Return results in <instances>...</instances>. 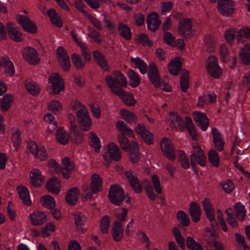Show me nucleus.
<instances>
[{
  "label": "nucleus",
  "mask_w": 250,
  "mask_h": 250,
  "mask_svg": "<svg viewBox=\"0 0 250 250\" xmlns=\"http://www.w3.org/2000/svg\"><path fill=\"white\" fill-rule=\"evenodd\" d=\"M105 81L109 89L114 94L119 93L127 83L125 76L117 70H113L112 74L107 75Z\"/></svg>",
  "instance_id": "obj_1"
},
{
  "label": "nucleus",
  "mask_w": 250,
  "mask_h": 250,
  "mask_svg": "<svg viewBox=\"0 0 250 250\" xmlns=\"http://www.w3.org/2000/svg\"><path fill=\"white\" fill-rule=\"evenodd\" d=\"M102 156L104 165L108 167L112 160L118 161L121 159V152L116 144L110 143L104 147Z\"/></svg>",
  "instance_id": "obj_2"
},
{
  "label": "nucleus",
  "mask_w": 250,
  "mask_h": 250,
  "mask_svg": "<svg viewBox=\"0 0 250 250\" xmlns=\"http://www.w3.org/2000/svg\"><path fill=\"white\" fill-rule=\"evenodd\" d=\"M64 89V83L62 77L57 73H52L48 78L49 92L58 94Z\"/></svg>",
  "instance_id": "obj_3"
},
{
  "label": "nucleus",
  "mask_w": 250,
  "mask_h": 250,
  "mask_svg": "<svg viewBox=\"0 0 250 250\" xmlns=\"http://www.w3.org/2000/svg\"><path fill=\"white\" fill-rule=\"evenodd\" d=\"M27 151L32 154L36 159L41 161L47 159L48 155L45 147L42 146H38L34 141H30L27 145Z\"/></svg>",
  "instance_id": "obj_4"
},
{
  "label": "nucleus",
  "mask_w": 250,
  "mask_h": 250,
  "mask_svg": "<svg viewBox=\"0 0 250 250\" xmlns=\"http://www.w3.org/2000/svg\"><path fill=\"white\" fill-rule=\"evenodd\" d=\"M108 198L110 201L114 205L121 206L125 199L124 191L119 186H112L110 188Z\"/></svg>",
  "instance_id": "obj_5"
},
{
  "label": "nucleus",
  "mask_w": 250,
  "mask_h": 250,
  "mask_svg": "<svg viewBox=\"0 0 250 250\" xmlns=\"http://www.w3.org/2000/svg\"><path fill=\"white\" fill-rule=\"evenodd\" d=\"M203 206L207 217L210 222L212 232H216L218 229V224L215 219V211L209 199L205 198L203 201Z\"/></svg>",
  "instance_id": "obj_6"
},
{
  "label": "nucleus",
  "mask_w": 250,
  "mask_h": 250,
  "mask_svg": "<svg viewBox=\"0 0 250 250\" xmlns=\"http://www.w3.org/2000/svg\"><path fill=\"white\" fill-rule=\"evenodd\" d=\"M207 68L210 75L215 78H218L222 75V69L218 64L216 57L213 55L208 57L207 61Z\"/></svg>",
  "instance_id": "obj_7"
},
{
  "label": "nucleus",
  "mask_w": 250,
  "mask_h": 250,
  "mask_svg": "<svg viewBox=\"0 0 250 250\" xmlns=\"http://www.w3.org/2000/svg\"><path fill=\"white\" fill-rule=\"evenodd\" d=\"M135 130L146 144L151 145L153 143L154 135L150 132L145 125L139 124L135 128Z\"/></svg>",
  "instance_id": "obj_8"
},
{
  "label": "nucleus",
  "mask_w": 250,
  "mask_h": 250,
  "mask_svg": "<svg viewBox=\"0 0 250 250\" xmlns=\"http://www.w3.org/2000/svg\"><path fill=\"white\" fill-rule=\"evenodd\" d=\"M78 121L83 130H89L92 124L89 112L86 108H82L77 111Z\"/></svg>",
  "instance_id": "obj_9"
},
{
  "label": "nucleus",
  "mask_w": 250,
  "mask_h": 250,
  "mask_svg": "<svg viewBox=\"0 0 250 250\" xmlns=\"http://www.w3.org/2000/svg\"><path fill=\"white\" fill-rule=\"evenodd\" d=\"M217 9L220 14L228 17L233 13L235 9V3L232 0H219Z\"/></svg>",
  "instance_id": "obj_10"
},
{
  "label": "nucleus",
  "mask_w": 250,
  "mask_h": 250,
  "mask_svg": "<svg viewBox=\"0 0 250 250\" xmlns=\"http://www.w3.org/2000/svg\"><path fill=\"white\" fill-rule=\"evenodd\" d=\"M17 20L25 31L31 34L36 32L37 30L36 25L27 15L19 14L17 16Z\"/></svg>",
  "instance_id": "obj_11"
},
{
  "label": "nucleus",
  "mask_w": 250,
  "mask_h": 250,
  "mask_svg": "<svg viewBox=\"0 0 250 250\" xmlns=\"http://www.w3.org/2000/svg\"><path fill=\"white\" fill-rule=\"evenodd\" d=\"M190 161L192 165L198 164L202 167L205 165L206 158L198 144H195L193 146V150L190 155Z\"/></svg>",
  "instance_id": "obj_12"
},
{
  "label": "nucleus",
  "mask_w": 250,
  "mask_h": 250,
  "mask_svg": "<svg viewBox=\"0 0 250 250\" xmlns=\"http://www.w3.org/2000/svg\"><path fill=\"white\" fill-rule=\"evenodd\" d=\"M22 54L23 58L29 64L35 65L39 63L40 59L39 53L35 48L32 47H24Z\"/></svg>",
  "instance_id": "obj_13"
},
{
  "label": "nucleus",
  "mask_w": 250,
  "mask_h": 250,
  "mask_svg": "<svg viewBox=\"0 0 250 250\" xmlns=\"http://www.w3.org/2000/svg\"><path fill=\"white\" fill-rule=\"evenodd\" d=\"M57 58L58 62L64 71H67L71 66L70 59L66 50L62 46L57 49Z\"/></svg>",
  "instance_id": "obj_14"
},
{
  "label": "nucleus",
  "mask_w": 250,
  "mask_h": 250,
  "mask_svg": "<svg viewBox=\"0 0 250 250\" xmlns=\"http://www.w3.org/2000/svg\"><path fill=\"white\" fill-rule=\"evenodd\" d=\"M160 146L161 150L166 157L171 160H174L175 159L173 145L169 138H163L160 142Z\"/></svg>",
  "instance_id": "obj_15"
},
{
  "label": "nucleus",
  "mask_w": 250,
  "mask_h": 250,
  "mask_svg": "<svg viewBox=\"0 0 250 250\" xmlns=\"http://www.w3.org/2000/svg\"><path fill=\"white\" fill-rule=\"evenodd\" d=\"M125 175L133 190L136 192L140 193L142 190V187L136 174L132 170H129L125 172Z\"/></svg>",
  "instance_id": "obj_16"
},
{
  "label": "nucleus",
  "mask_w": 250,
  "mask_h": 250,
  "mask_svg": "<svg viewBox=\"0 0 250 250\" xmlns=\"http://www.w3.org/2000/svg\"><path fill=\"white\" fill-rule=\"evenodd\" d=\"M62 173L65 179H68L75 171L73 163L68 157L64 158L62 161Z\"/></svg>",
  "instance_id": "obj_17"
},
{
  "label": "nucleus",
  "mask_w": 250,
  "mask_h": 250,
  "mask_svg": "<svg viewBox=\"0 0 250 250\" xmlns=\"http://www.w3.org/2000/svg\"><path fill=\"white\" fill-rule=\"evenodd\" d=\"M29 218L33 226H41L47 220V215L42 211H35L29 214Z\"/></svg>",
  "instance_id": "obj_18"
},
{
  "label": "nucleus",
  "mask_w": 250,
  "mask_h": 250,
  "mask_svg": "<svg viewBox=\"0 0 250 250\" xmlns=\"http://www.w3.org/2000/svg\"><path fill=\"white\" fill-rule=\"evenodd\" d=\"M193 118L197 125L203 130H207L208 126V120L206 115L199 111H195L193 113Z\"/></svg>",
  "instance_id": "obj_19"
},
{
  "label": "nucleus",
  "mask_w": 250,
  "mask_h": 250,
  "mask_svg": "<svg viewBox=\"0 0 250 250\" xmlns=\"http://www.w3.org/2000/svg\"><path fill=\"white\" fill-rule=\"evenodd\" d=\"M148 76L154 86L159 85L160 77L158 70L154 63H151L148 66Z\"/></svg>",
  "instance_id": "obj_20"
},
{
  "label": "nucleus",
  "mask_w": 250,
  "mask_h": 250,
  "mask_svg": "<svg viewBox=\"0 0 250 250\" xmlns=\"http://www.w3.org/2000/svg\"><path fill=\"white\" fill-rule=\"evenodd\" d=\"M161 23L159 19L158 14L156 12H153L149 14L146 20V24L149 30L154 31L156 30Z\"/></svg>",
  "instance_id": "obj_21"
},
{
  "label": "nucleus",
  "mask_w": 250,
  "mask_h": 250,
  "mask_svg": "<svg viewBox=\"0 0 250 250\" xmlns=\"http://www.w3.org/2000/svg\"><path fill=\"white\" fill-rule=\"evenodd\" d=\"M192 24L190 19H185L179 22L178 26V33L183 36L190 35L192 34Z\"/></svg>",
  "instance_id": "obj_22"
},
{
  "label": "nucleus",
  "mask_w": 250,
  "mask_h": 250,
  "mask_svg": "<svg viewBox=\"0 0 250 250\" xmlns=\"http://www.w3.org/2000/svg\"><path fill=\"white\" fill-rule=\"evenodd\" d=\"M111 232L113 239L115 241L118 242L121 241L124 235L122 223L118 221L113 222L112 226Z\"/></svg>",
  "instance_id": "obj_23"
},
{
  "label": "nucleus",
  "mask_w": 250,
  "mask_h": 250,
  "mask_svg": "<svg viewBox=\"0 0 250 250\" xmlns=\"http://www.w3.org/2000/svg\"><path fill=\"white\" fill-rule=\"evenodd\" d=\"M7 25L9 37L15 42H19L21 41L22 37L19 28L11 22L8 23Z\"/></svg>",
  "instance_id": "obj_24"
},
{
  "label": "nucleus",
  "mask_w": 250,
  "mask_h": 250,
  "mask_svg": "<svg viewBox=\"0 0 250 250\" xmlns=\"http://www.w3.org/2000/svg\"><path fill=\"white\" fill-rule=\"evenodd\" d=\"M47 189L51 193L58 194L61 189V185L58 178L56 177L51 178L46 183Z\"/></svg>",
  "instance_id": "obj_25"
},
{
  "label": "nucleus",
  "mask_w": 250,
  "mask_h": 250,
  "mask_svg": "<svg viewBox=\"0 0 250 250\" xmlns=\"http://www.w3.org/2000/svg\"><path fill=\"white\" fill-rule=\"evenodd\" d=\"M30 178L32 184L36 187L41 186L44 181V177L38 169H34L30 173Z\"/></svg>",
  "instance_id": "obj_26"
},
{
  "label": "nucleus",
  "mask_w": 250,
  "mask_h": 250,
  "mask_svg": "<svg viewBox=\"0 0 250 250\" xmlns=\"http://www.w3.org/2000/svg\"><path fill=\"white\" fill-rule=\"evenodd\" d=\"M103 180L100 176L94 173L91 177L90 188L92 192L95 194L98 193L102 189Z\"/></svg>",
  "instance_id": "obj_27"
},
{
  "label": "nucleus",
  "mask_w": 250,
  "mask_h": 250,
  "mask_svg": "<svg viewBox=\"0 0 250 250\" xmlns=\"http://www.w3.org/2000/svg\"><path fill=\"white\" fill-rule=\"evenodd\" d=\"M86 221V217L81 212H77L74 214V222L77 229L82 233L86 231V229L84 224Z\"/></svg>",
  "instance_id": "obj_28"
},
{
  "label": "nucleus",
  "mask_w": 250,
  "mask_h": 250,
  "mask_svg": "<svg viewBox=\"0 0 250 250\" xmlns=\"http://www.w3.org/2000/svg\"><path fill=\"white\" fill-rule=\"evenodd\" d=\"M17 190L19 197L23 203L26 205H30L31 201L28 188L24 186H20L17 187Z\"/></svg>",
  "instance_id": "obj_29"
},
{
  "label": "nucleus",
  "mask_w": 250,
  "mask_h": 250,
  "mask_svg": "<svg viewBox=\"0 0 250 250\" xmlns=\"http://www.w3.org/2000/svg\"><path fill=\"white\" fill-rule=\"evenodd\" d=\"M116 95L119 96L123 102L128 106H133L136 103V101L132 94L130 92L125 91L123 89H122L119 93H117Z\"/></svg>",
  "instance_id": "obj_30"
},
{
  "label": "nucleus",
  "mask_w": 250,
  "mask_h": 250,
  "mask_svg": "<svg viewBox=\"0 0 250 250\" xmlns=\"http://www.w3.org/2000/svg\"><path fill=\"white\" fill-rule=\"evenodd\" d=\"M189 213L192 220L194 222H198L200 219L201 210L199 205L195 202H192L189 206Z\"/></svg>",
  "instance_id": "obj_31"
},
{
  "label": "nucleus",
  "mask_w": 250,
  "mask_h": 250,
  "mask_svg": "<svg viewBox=\"0 0 250 250\" xmlns=\"http://www.w3.org/2000/svg\"><path fill=\"white\" fill-rule=\"evenodd\" d=\"M117 130L121 132L120 134H124L129 137H134L133 131L123 121H118L116 124Z\"/></svg>",
  "instance_id": "obj_32"
},
{
  "label": "nucleus",
  "mask_w": 250,
  "mask_h": 250,
  "mask_svg": "<svg viewBox=\"0 0 250 250\" xmlns=\"http://www.w3.org/2000/svg\"><path fill=\"white\" fill-rule=\"evenodd\" d=\"M213 141L215 148L219 151H222L224 148V142L218 130L214 128L212 129Z\"/></svg>",
  "instance_id": "obj_33"
},
{
  "label": "nucleus",
  "mask_w": 250,
  "mask_h": 250,
  "mask_svg": "<svg viewBox=\"0 0 250 250\" xmlns=\"http://www.w3.org/2000/svg\"><path fill=\"white\" fill-rule=\"evenodd\" d=\"M93 54L98 65L104 70H108L109 66L103 54L98 51H95Z\"/></svg>",
  "instance_id": "obj_34"
},
{
  "label": "nucleus",
  "mask_w": 250,
  "mask_h": 250,
  "mask_svg": "<svg viewBox=\"0 0 250 250\" xmlns=\"http://www.w3.org/2000/svg\"><path fill=\"white\" fill-rule=\"evenodd\" d=\"M79 190L77 188H71L66 195V201L69 205H75L79 197Z\"/></svg>",
  "instance_id": "obj_35"
},
{
  "label": "nucleus",
  "mask_w": 250,
  "mask_h": 250,
  "mask_svg": "<svg viewBox=\"0 0 250 250\" xmlns=\"http://www.w3.org/2000/svg\"><path fill=\"white\" fill-rule=\"evenodd\" d=\"M128 151H130V158L131 161L133 163L138 162L140 158L139 146L136 142L133 141L131 143L130 149Z\"/></svg>",
  "instance_id": "obj_36"
},
{
  "label": "nucleus",
  "mask_w": 250,
  "mask_h": 250,
  "mask_svg": "<svg viewBox=\"0 0 250 250\" xmlns=\"http://www.w3.org/2000/svg\"><path fill=\"white\" fill-rule=\"evenodd\" d=\"M216 101V95L214 93L206 94L199 97L197 106L202 107L208 103H213Z\"/></svg>",
  "instance_id": "obj_37"
},
{
  "label": "nucleus",
  "mask_w": 250,
  "mask_h": 250,
  "mask_svg": "<svg viewBox=\"0 0 250 250\" xmlns=\"http://www.w3.org/2000/svg\"><path fill=\"white\" fill-rule=\"evenodd\" d=\"M44 120L45 122L49 124L46 129L47 132L50 134L52 133L57 127V124L55 117L52 114L48 113L45 114Z\"/></svg>",
  "instance_id": "obj_38"
},
{
  "label": "nucleus",
  "mask_w": 250,
  "mask_h": 250,
  "mask_svg": "<svg viewBox=\"0 0 250 250\" xmlns=\"http://www.w3.org/2000/svg\"><path fill=\"white\" fill-rule=\"evenodd\" d=\"M182 67L181 62L179 58L173 59L168 64L169 72L173 75H177Z\"/></svg>",
  "instance_id": "obj_39"
},
{
  "label": "nucleus",
  "mask_w": 250,
  "mask_h": 250,
  "mask_svg": "<svg viewBox=\"0 0 250 250\" xmlns=\"http://www.w3.org/2000/svg\"><path fill=\"white\" fill-rule=\"evenodd\" d=\"M25 87L26 90L32 95H36L40 92L38 84L31 79H27L25 81Z\"/></svg>",
  "instance_id": "obj_40"
},
{
  "label": "nucleus",
  "mask_w": 250,
  "mask_h": 250,
  "mask_svg": "<svg viewBox=\"0 0 250 250\" xmlns=\"http://www.w3.org/2000/svg\"><path fill=\"white\" fill-rule=\"evenodd\" d=\"M48 109L55 114H58L62 112L63 106L61 102L56 100H52L47 104Z\"/></svg>",
  "instance_id": "obj_41"
},
{
  "label": "nucleus",
  "mask_w": 250,
  "mask_h": 250,
  "mask_svg": "<svg viewBox=\"0 0 250 250\" xmlns=\"http://www.w3.org/2000/svg\"><path fill=\"white\" fill-rule=\"evenodd\" d=\"M56 139L62 145H65L67 143L69 135L63 127H59L56 131Z\"/></svg>",
  "instance_id": "obj_42"
},
{
  "label": "nucleus",
  "mask_w": 250,
  "mask_h": 250,
  "mask_svg": "<svg viewBox=\"0 0 250 250\" xmlns=\"http://www.w3.org/2000/svg\"><path fill=\"white\" fill-rule=\"evenodd\" d=\"M168 120L170 122V125L175 128H181L183 126L182 118L176 113L170 112Z\"/></svg>",
  "instance_id": "obj_43"
},
{
  "label": "nucleus",
  "mask_w": 250,
  "mask_h": 250,
  "mask_svg": "<svg viewBox=\"0 0 250 250\" xmlns=\"http://www.w3.org/2000/svg\"><path fill=\"white\" fill-rule=\"evenodd\" d=\"M130 60L135 67L139 70L141 73L142 74L146 73L147 68V65L146 62L138 57L131 58Z\"/></svg>",
  "instance_id": "obj_44"
},
{
  "label": "nucleus",
  "mask_w": 250,
  "mask_h": 250,
  "mask_svg": "<svg viewBox=\"0 0 250 250\" xmlns=\"http://www.w3.org/2000/svg\"><path fill=\"white\" fill-rule=\"evenodd\" d=\"M242 62L245 64L250 63V45L247 44L243 47L239 53Z\"/></svg>",
  "instance_id": "obj_45"
},
{
  "label": "nucleus",
  "mask_w": 250,
  "mask_h": 250,
  "mask_svg": "<svg viewBox=\"0 0 250 250\" xmlns=\"http://www.w3.org/2000/svg\"><path fill=\"white\" fill-rule=\"evenodd\" d=\"M88 136L90 141V145L95 148L96 152H98L101 147V144L99 138L97 135L94 132H89Z\"/></svg>",
  "instance_id": "obj_46"
},
{
  "label": "nucleus",
  "mask_w": 250,
  "mask_h": 250,
  "mask_svg": "<svg viewBox=\"0 0 250 250\" xmlns=\"http://www.w3.org/2000/svg\"><path fill=\"white\" fill-rule=\"evenodd\" d=\"M14 102L12 95L8 94L3 97L0 101V108L2 111H7L11 106Z\"/></svg>",
  "instance_id": "obj_47"
},
{
  "label": "nucleus",
  "mask_w": 250,
  "mask_h": 250,
  "mask_svg": "<svg viewBox=\"0 0 250 250\" xmlns=\"http://www.w3.org/2000/svg\"><path fill=\"white\" fill-rule=\"evenodd\" d=\"M47 14L49 17L51 22L59 27H61L62 25V22L60 17L53 9H49L47 10Z\"/></svg>",
  "instance_id": "obj_48"
},
{
  "label": "nucleus",
  "mask_w": 250,
  "mask_h": 250,
  "mask_svg": "<svg viewBox=\"0 0 250 250\" xmlns=\"http://www.w3.org/2000/svg\"><path fill=\"white\" fill-rule=\"evenodd\" d=\"M120 115L122 118L129 124L135 123L137 122V117L132 112L122 109L120 111Z\"/></svg>",
  "instance_id": "obj_49"
},
{
  "label": "nucleus",
  "mask_w": 250,
  "mask_h": 250,
  "mask_svg": "<svg viewBox=\"0 0 250 250\" xmlns=\"http://www.w3.org/2000/svg\"><path fill=\"white\" fill-rule=\"evenodd\" d=\"M130 81V84L133 87H137L141 83V80L138 74L132 69H129L127 72Z\"/></svg>",
  "instance_id": "obj_50"
},
{
  "label": "nucleus",
  "mask_w": 250,
  "mask_h": 250,
  "mask_svg": "<svg viewBox=\"0 0 250 250\" xmlns=\"http://www.w3.org/2000/svg\"><path fill=\"white\" fill-rule=\"evenodd\" d=\"M181 87L183 92H186L189 86V73L187 70L182 71L181 77Z\"/></svg>",
  "instance_id": "obj_51"
},
{
  "label": "nucleus",
  "mask_w": 250,
  "mask_h": 250,
  "mask_svg": "<svg viewBox=\"0 0 250 250\" xmlns=\"http://www.w3.org/2000/svg\"><path fill=\"white\" fill-rule=\"evenodd\" d=\"M41 202L43 206L48 208H52L56 206L54 198L50 195H44L42 197Z\"/></svg>",
  "instance_id": "obj_52"
},
{
  "label": "nucleus",
  "mask_w": 250,
  "mask_h": 250,
  "mask_svg": "<svg viewBox=\"0 0 250 250\" xmlns=\"http://www.w3.org/2000/svg\"><path fill=\"white\" fill-rule=\"evenodd\" d=\"M235 214L238 219L240 221L245 219L246 216V211L245 207L240 203H237L235 206Z\"/></svg>",
  "instance_id": "obj_53"
},
{
  "label": "nucleus",
  "mask_w": 250,
  "mask_h": 250,
  "mask_svg": "<svg viewBox=\"0 0 250 250\" xmlns=\"http://www.w3.org/2000/svg\"><path fill=\"white\" fill-rule=\"evenodd\" d=\"M120 35L126 40H129L131 38V32L129 28L123 23H120L118 27Z\"/></svg>",
  "instance_id": "obj_54"
},
{
  "label": "nucleus",
  "mask_w": 250,
  "mask_h": 250,
  "mask_svg": "<svg viewBox=\"0 0 250 250\" xmlns=\"http://www.w3.org/2000/svg\"><path fill=\"white\" fill-rule=\"evenodd\" d=\"M124 134H119L118 139L120 146L123 150L128 151L130 149L131 144H129L128 138Z\"/></svg>",
  "instance_id": "obj_55"
},
{
  "label": "nucleus",
  "mask_w": 250,
  "mask_h": 250,
  "mask_svg": "<svg viewBox=\"0 0 250 250\" xmlns=\"http://www.w3.org/2000/svg\"><path fill=\"white\" fill-rule=\"evenodd\" d=\"M185 124L187 127L188 131L191 137L194 140H196L197 139V135L196 133L195 127L191 118L186 117L185 119Z\"/></svg>",
  "instance_id": "obj_56"
},
{
  "label": "nucleus",
  "mask_w": 250,
  "mask_h": 250,
  "mask_svg": "<svg viewBox=\"0 0 250 250\" xmlns=\"http://www.w3.org/2000/svg\"><path fill=\"white\" fill-rule=\"evenodd\" d=\"M237 40L238 42H243L245 38L250 39V28H244L240 29L237 32Z\"/></svg>",
  "instance_id": "obj_57"
},
{
  "label": "nucleus",
  "mask_w": 250,
  "mask_h": 250,
  "mask_svg": "<svg viewBox=\"0 0 250 250\" xmlns=\"http://www.w3.org/2000/svg\"><path fill=\"white\" fill-rule=\"evenodd\" d=\"M110 224V220L109 216L104 215L101 220L100 229L103 233H107L108 231Z\"/></svg>",
  "instance_id": "obj_58"
},
{
  "label": "nucleus",
  "mask_w": 250,
  "mask_h": 250,
  "mask_svg": "<svg viewBox=\"0 0 250 250\" xmlns=\"http://www.w3.org/2000/svg\"><path fill=\"white\" fill-rule=\"evenodd\" d=\"M178 221L183 226H188L189 224V218L184 211L180 210L177 213Z\"/></svg>",
  "instance_id": "obj_59"
},
{
  "label": "nucleus",
  "mask_w": 250,
  "mask_h": 250,
  "mask_svg": "<svg viewBox=\"0 0 250 250\" xmlns=\"http://www.w3.org/2000/svg\"><path fill=\"white\" fill-rule=\"evenodd\" d=\"M127 210L124 208H120L115 209L114 214L116 218L121 221H125L127 214Z\"/></svg>",
  "instance_id": "obj_60"
},
{
  "label": "nucleus",
  "mask_w": 250,
  "mask_h": 250,
  "mask_svg": "<svg viewBox=\"0 0 250 250\" xmlns=\"http://www.w3.org/2000/svg\"><path fill=\"white\" fill-rule=\"evenodd\" d=\"M151 183L153 187L158 194L162 193L163 189L161 186V183L159 177L156 175H153L151 176Z\"/></svg>",
  "instance_id": "obj_61"
},
{
  "label": "nucleus",
  "mask_w": 250,
  "mask_h": 250,
  "mask_svg": "<svg viewBox=\"0 0 250 250\" xmlns=\"http://www.w3.org/2000/svg\"><path fill=\"white\" fill-rule=\"evenodd\" d=\"M187 245L190 250H203L202 247L191 237L187 238Z\"/></svg>",
  "instance_id": "obj_62"
},
{
  "label": "nucleus",
  "mask_w": 250,
  "mask_h": 250,
  "mask_svg": "<svg viewBox=\"0 0 250 250\" xmlns=\"http://www.w3.org/2000/svg\"><path fill=\"white\" fill-rule=\"evenodd\" d=\"M209 160L212 165L217 167L219 165L220 159L217 152L214 150H211L208 152Z\"/></svg>",
  "instance_id": "obj_63"
},
{
  "label": "nucleus",
  "mask_w": 250,
  "mask_h": 250,
  "mask_svg": "<svg viewBox=\"0 0 250 250\" xmlns=\"http://www.w3.org/2000/svg\"><path fill=\"white\" fill-rule=\"evenodd\" d=\"M55 229V225L50 222L45 225L42 228V234L43 237H46L51 235V234L54 231Z\"/></svg>",
  "instance_id": "obj_64"
}]
</instances>
